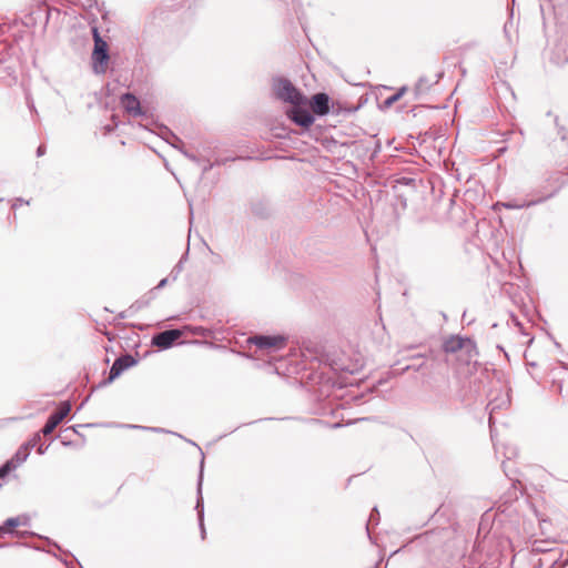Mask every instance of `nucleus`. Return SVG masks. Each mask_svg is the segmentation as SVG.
<instances>
[{
  "label": "nucleus",
  "mask_w": 568,
  "mask_h": 568,
  "mask_svg": "<svg viewBox=\"0 0 568 568\" xmlns=\"http://www.w3.org/2000/svg\"><path fill=\"white\" fill-rule=\"evenodd\" d=\"M182 336L180 329H169L153 336L152 344L161 349L170 348Z\"/></svg>",
  "instance_id": "3"
},
{
  "label": "nucleus",
  "mask_w": 568,
  "mask_h": 568,
  "mask_svg": "<svg viewBox=\"0 0 568 568\" xmlns=\"http://www.w3.org/2000/svg\"><path fill=\"white\" fill-rule=\"evenodd\" d=\"M18 203H22V200L18 199V200L13 203L12 207H13V209H17Z\"/></svg>",
  "instance_id": "22"
},
{
  "label": "nucleus",
  "mask_w": 568,
  "mask_h": 568,
  "mask_svg": "<svg viewBox=\"0 0 568 568\" xmlns=\"http://www.w3.org/2000/svg\"><path fill=\"white\" fill-rule=\"evenodd\" d=\"M39 437L34 438L33 440L29 442L24 446L20 447L18 452L14 454V456L10 460H14V464H17V467L21 465L23 462L27 460L29 456V449L36 445V440Z\"/></svg>",
  "instance_id": "11"
},
{
  "label": "nucleus",
  "mask_w": 568,
  "mask_h": 568,
  "mask_svg": "<svg viewBox=\"0 0 568 568\" xmlns=\"http://www.w3.org/2000/svg\"><path fill=\"white\" fill-rule=\"evenodd\" d=\"M45 153V146L44 145H40L37 150V155L38 156H42L43 154Z\"/></svg>",
  "instance_id": "18"
},
{
  "label": "nucleus",
  "mask_w": 568,
  "mask_h": 568,
  "mask_svg": "<svg viewBox=\"0 0 568 568\" xmlns=\"http://www.w3.org/2000/svg\"><path fill=\"white\" fill-rule=\"evenodd\" d=\"M406 88H402L396 94L392 95L390 98H388L386 100V103L388 105H390L392 103H394L395 101H397L405 92Z\"/></svg>",
  "instance_id": "16"
},
{
  "label": "nucleus",
  "mask_w": 568,
  "mask_h": 568,
  "mask_svg": "<svg viewBox=\"0 0 568 568\" xmlns=\"http://www.w3.org/2000/svg\"><path fill=\"white\" fill-rule=\"evenodd\" d=\"M497 406L491 402L488 404L489 409V426H490V433L493 434V423H494V413L496 410Z\"/></svg>",
  "instance_id": "15"
},
{
  "label": "nucleus",
  "mask_w": 568,
  "mask_h": 568,
  "mask_svg": "<svg viewBox=\"0 0 568 568\" xmlns=\"http://www.w3.org/2000/svg\"><path fill=\"white\" fill-rule=\"evenodd\" d=\"M311 106L318 115L327 114L329 111V99L325 93H317L313 97Z\"/></svg>",
  "instance_id": "8"
},
{
  "label": "nucleus",
  "mask_w": 568,
  "mask_h": 568,
  "mask_svg": "<svg viewBox=\"0 0 568 568\" xmlns=\"http://www.w3.org/2000/svg\"><path fill=\"white\" fill-rule=\"evenodd\" d=\"M166 283H168V278H163V280H161V282L158 284V286H156V287H158V288H162V287H164V286L166 285Z\"/></svg>",
  "instance_id": "20"
},
{
  "label": "nucleus",
  "mask_w": 568,
  "mask_h": 568,
  "mask_svg": "<svg viewBox=\"0 0 568 568\" xmlns=\"http://www.w3.org/2000/svg\"><path fill=\"white\" fill-rule=\"evenodd\" d=\"M45 449H47L45 447L40 446V447L38 448V453H39L40 455H42V454H44Z\"/></svg>",
  "instance_id": "21"
},
{
  "label": "nucleus",
  "mask_w": 568,
  "mask_h": 568,
  "mask_svg": "<svg viewBox=\"0 0 568 568\" xmlns=\"http://www.w3.org/2000/svg\"><path fill=\"white\" fill-rule=\"evenodd\" d=\"M134 363H135V361L131 356H123V357H120V358L115 359V362L113 363V365H112V367L110 369L109 378L111 381L116 378L118 376H120V374L124 369L129 368Z\"/></svg>",
  "instance_id": "9"
},
{
  "label": "nucleus",
  "mask_w": 568,
  "mask_h": 568,
  "mask_svg": "<svg viewBox=\"0 0 568 568\" xmlns=\"http://www.w3.org/2000/svg\"><path fill=\"white\" fill-rule=\"evenodd\" d=\"M2 529H3V528H2V527H0V531H1Z\"/></svg>",
  "instance_id": "23"
},
{
  "label": "nucleus",
  "mask_w": 568,
  "mask_h": 568,
  "mask_svg": "<svg viewBox=\"0 0 568 568\" xmlns=\"http://www.w3.org/2000/svg\"><path fill=\"white\" fill-rule=\"evenodd\" d=\"M273 91L277 99L291 103L293 106H301L306 103V98L287 79H274Z\"/></svg>",
  "instance_id": "1"
},
{
  "label": "nucleus",
  "mask_w": 568,
  "mask_h": 568,
  "mask_svg": "<svg viewBox=\"0 0 568 568\" xmlns=\"http://www.w3.org/2000/svg\"><path fill=\"white\" fill-rule=\"evenodd\" d=\"M505 206L508 209H520V207H524L525 204L518 205V204L507 203V204H505Z\"/></svg>",
  "instance_id": "19"
},
{
  "label": "nucleus",
  "mask_w": 568,
  "mask_h": 568,
  "mask_svg": "<svg viewBox=\"0 0 568 568\" xmlns=\"http://www.w3.org/2000/svg\"><path fill=\"white\" fill-rule=\"evenodd\" d=\"M27 523H28L27 516H18V517L8 518L4 523V525L8 528H13V527H18L20 525H27Z\"/></svg>",
  "instance_id": "13"
},
{
  "label": "nucleus",
  "mask_w": 568,
  "mask_h": 568,
  "mask_svg": "<svg viewBox=\"0 0 568 568\" xmlns=\"http://www.w3.org/2000/svg\"><path fill=\"white\" fill-rule=\"evenodd\" d=\"M92 58L94 62H99L100 64H103L108 61V44L105 41H103L98 31L94 29V50Z\"/></svg>",
  "instance_id": "7"
},
{
  "label": "nucleus",
  "mask_w": 568,
  "mask_h": 568,
  "mask_svg": "<svg viewBox=\"0 0 568 568\" xmlns=\"http://www.w3.org/2000/svg\"><path fill=\"white\" fill-rule=\"evenodd\" d=\"M201 488H202V473L200 474V479H199V487H197V493H199V498H197V503H196V510H197V515H199V524H200V528H201V536L202 538L204 539L205 538V528H204V523H203V499H202V496H201Z\"/></svg>",
  "instance_id": "12"
},
{
  "label": "nucleus",
  "mask_w": 568,
  "mask_h": 568,
  "mask_svg": "<svg viewBox=\"0 0 568 568\" xmlns=\"http://www.w3.org/2000/svg\"><path fill=\"white\" fill-rule=\"evenodd\" d=\"M287 116L294 121L296 124L308 128L314 123V116L305 109H301L300 106H294L290 111H287Z\"/></svg>",
  "instance_id": "6"
},
{
  "label": "nucleus",
  "mask_w": 568,
  "mask_h": 568,
  "mask_svg": "<svg viewBox=\"0 0 568 568\" xmlns=\"http://www.w3.org/2000/svg\"><path fill=\"white\" fill-rule=\"evenodd\" d=\"M71 405L64 402L60 405L57 412H54L47 420L42 428L43 435L51 434L55 427L63 420V418L70 413Z\"/></svg>",
  "instance_id": "2"
},
{
  "label": "nucleus",
  "mask_w": 568,
  "mask_h": 568,
  "mask_svg": "<svg viewBox=\"0 0 568 568\" xmlns=\"http://www.w3.org/2000/svg\"><path fill=\"white\" fill-rule=\"evenodd\" d=\"M248 342L253 343L260 348H281L285 343V338L282 336H254L248 338Z\"/></svg>",
  "instance_id": "5"
},
{
  "label": "nucleus",
  "mask_w": 568,
  "mask_h": 568,
  "mask_svg": "<svg viewBox=\"0 0 568 568\" xmlns=\"http://www.w3.org/2000/svg\"><path fill=\"white\" fill-rule=\"evenodd\" d=\"M467 349V352H470L475 348V344L469 338H463L459 336H452L447 338L444 343V351L446 353H456L460 349Z\"/></svg>",
  "instance_id": "4"
},
{
  "label": "nucleus",
  "mask_w": 568,
  "mask_h": 568,
  "mask_svg": "<svg viewBox=\"0 0 568 568\" xmlns=\"http://www.w3.org/2000/svg\"><path fill=\"white\" fill-rule=\"evenodd\" d=\"M17 468L14 460H8L3 466L0 467V478L7 476L11 470Z\"/></svg>",
  "instance_id": "14"
},
{
  "label": "nucleus",
  "mask_w": 568,
  "mask_h": 568,
  "mask_svg": "<svg viewBox=\"0 0 568 568\" xmlns=\"http://www.w3.org/2000/svg\"><path fill=\"white\" fill-rule=\"evenodd\" d=\"M121 105L129 114H131L133 116L141 114L139 100L130 93H125L122 95Z\"/></svg>",
  "instance_id": "10"
},
{
  "label": "nucleus",
  "mask_w": 568,
  "mask_h": 568,
  "mask_svg": "<svg viewBox=\"0 0 568 568\" xmlns=\"http://www.w3.org/2000/svg\"><path fill=\"white\" fill-rule=\"evenodd\" d=\"M180 150H181V152H182V153H183L187 159H190L191 161L197 162V159H196V156H195V155H193V154H191V153H189V152H186V151H184V150H182V149H180Z\"/></svg>",
  "instance_id": "17"
}]
</instances>
